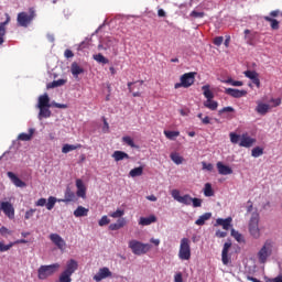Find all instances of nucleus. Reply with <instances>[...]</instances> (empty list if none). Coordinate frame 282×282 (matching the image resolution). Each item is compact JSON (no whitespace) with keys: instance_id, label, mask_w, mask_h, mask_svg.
Listing matches in <instances>:
<instances>
[{"instance_id":"1","label":"nucleus","mask_w":282,"mask_h":282,"mask_svg":"<svg viewBox=\"0 0 282 282\" xmlns=\"http://www.w3.org/2000/svg\"><path fill=\"white\" fill-rule=\"evenodd\" d=\"M229 139L231 144H239V147H242L245 149H250L257 143V139L248 135V132H245L241 135L237 134V132H230Z\"/></svg>"},{"instance_id":"2","label":"nucleus","mask_w":282,"mask_h":282,"mask_svg":"<svg viewBox=\"0 0 282 282\" xmlns=\"http://www.w3.org/2000/svg\"><path fill=\"white\" fill-rule=\"evenodd\" d=\"M259 221H261V217L258 212H253L248 223L249 234L253 239L261 238V228H259Z\"/></svg>"},{"instance_id":"3","label":"nucleus","mask_w":282,"mask_h":282,"mask_svg":"<svg viewBox=\"0 0 282 282\" xmlns=\"http://www.w3.org/2000/svg\"><path fill=\"white\" fill-rule=\"evenodd\" d=\"M128 248H130L132 254H135L137 257H142V254H147V252H150L153 246L132 239L128 242Z\"/></svg>"},{"instance_id":"4","label":"nucleus","mask_w":282,"mask_h":282,"mask_svg":"<svg viewBox=\"0 0 282 282\" xmlns=\"http://www.w3.org/2000/svg\"><path fill=\"white\" fill-rule=\"evenodd\" d=\"M35 18H36V11L34 10V8H30L29 13L28 12L18 13L17 22H18V25H20V28H28V25H30V23H32V21H34Z\"/></svg>"},{"instance_id":"5","label":"nucleus","mask_w":282,"mask_h":282,"mask_svg":"<svg viewBox=\"0 0 282 282\" xmlns=\"http://www.w3.org/2000/svg\"><path fill=\"white\" fill-rule=\"evenodd\" d=\"M61 268V264L53 263L48 265H41L37 270V279L40 281H45L48 276H52L55 272H58V269Z\"/></svg>"},{"instance_id":"6","label":"nucleus","mask_w":282,"mask_h":282,"mask_svg":"<svg viewBox=\"0 0 282 282\" xmlns=\"http://www.w3.org/2000/svg\"><path fill=\"white\" fill-rule=\"evenodd\" d=\"M195 76H197V73L195 72L183 74L180 78L181 82L174 85V89H180L182 87L188 89V87H193V85H195Z\"/></svg>"},{"instance_id":"7","label":"nucleus","mask_w":282,"mask_h":282,"mask_svg":"<svg viewBox=\"0 0 282 282\" xmlns=\"http://www.w3.org/2000/svg\"><path fill=\"white\" fill-rule=\"evenodd\" d=\"M178 259H181V261H191V239H181Z\"/></svg>"},{"instance_id":"8","label":"nucleus","mask_w":282,"mask_h":282,"mask_svg":"<svg viewBox=\"0 0 282 282\" xmlns=\"http://www.w3.org/2000/svg\"><path fill=\"white\" fill-rule=\"evenodd\" d=\"M272 256V241L267 240L262 248L258 251L259 263H265L268 258Z\"/></svg>"},{"instance_id":"9","label":"nucleus","mask_w":282,"mask_h":282,"mask_svg":"<svg viewBox=\"0 0 282 282\" xmlns=\"http://www.w3.org/2000/svg\"><path fill=\"white\" fill-rule=\"evenodd\" d=\"M178 204H184L185 206H191L193 204L194 208H200L202 206V198H193L191 195L185 194L181 197Z\"/></svg>"},{"instance_id":"10","label":"nucleus","mask_w":282,"mask_h":282,"mask_svg":"<svg viewBox=\"0 0 282 282\" xmlns=\"http://www.w3.org/2000/svg\"><path fill=\"white\" fill-rule=\"evenodd\" d=\"M1 210L7 217H9V219H14V206H12L10 202H1L0 213Z\"/></svg>"},{"instance_id":"11","label":"nucleus","mask_w":282,"mask_h":282,"mask_svg":"<svg viewBox=\"0 0 282 282\" xmlns=\"http://www.w3.org/2000/svg\"><path fill=\"white\" fill-rule=\"evenodd\" d=\"M50 239H51L52 243H54V246H56L58 248V250H65V246H67V243L65 242L63 237H61V235L51 234Z\"/></svg>"},{"instance_id":"12","label":"nucleus","mask_w":282,"mask_h":282,"mask_svg":"<svg viewBox=\"0 0 282 282\" xmlns=\"http://www.w3.org/2000/svg\"><path fill=\"white\" fill-rule=\"evenodd\" d=\"M111 271L109 270V268L104 267L101 269H99L98 273L94 275V281L96 282H100L102 281V279H109V276H111Z\"/></svg>"},{"instance_id":"13","label":"nucleus","mask_w":282,"mask_h":282,"mask_svg":"<svg viewBox=\"0 0 282 282\" xmlns=\"http://www.w3.org/2000/svg\"><path fill=\"white\" fill-rule=\"evenodd\" d=\"M76 188H77V197H82V199H86L87 197V187H85V183H83V180L77 178L76 180Z\"/></svg>"},{"instance_id":"14","label":"nucleus","mask_w":282,"mask_h":282,"mask_svg":"<svg viewBox=\"0 0 282 282\" xmlns=\"http://www.w3.org/2000/svg\"><path fill=\"white\" fill-rule=\"evenodd\" d=\"M7 175L9 180H11L12 184H14V186H17L18 188H25L26 186L25 182L19 178V176H17L14 172H8Z\"/></svg>"},{"instance_id":"15","label":"nucleus","mask_w":282,"mask_h":282,"mask_svg":"<svg viewBox=\"0 0 282 282\" xmlns=\"http://www.w3.org/2000/svg\"><path fill=\"white\" fill-rule=\"evenodd\" d=\"M225 94H227V96H231V98H243L248 91L239 90L237 88H226Z\"/></svg>"},{"instance_id":"16","label":"nucleus","mask_w":282,"mask_h":282,"mask_svg":"<svg viewBox=\"0 0 282 282\" xmlns=\"http://www.w3.org/2000/svg\"><path fill=\"white\" fill-rule=\"evenodd\" d=\"M76 270H78V261L70 259L66 262V268L64 270V272H66V274H74V272H76Z\"/></svg>"},{"instance_id":"17","label":"nucleus","mask_w":282,"mask_h":282,"mask_svg":"<svg viewBox=\"0 0 282 282\" xmlns=\"http://www.w3.org/2000/svg\"><path fill=\"white\" fill-rule=\"evenodd\" d=\"M76 194L72 191V188L67 187L64 194V198L58 202H63L64 204H68V202H75Z\"/></svg>"},{"instance_id":"18","label":"nucleus","mask_w":282,"mask_h":282,"mask_svg":"<svg viewBox=\"0 0 282 282\" xmlns=\"http://www.w3.org/2000/svg\"><path fill=\"white\" fill-rule=\"evenodd\" d=\"M70 72H72V75L74 76V78H78V76H80V74H85V68L80 67V65H78V63L74 62L70 65Z\"/></svg>"},{"instance_id":"19","label":"nucleus","mask_w":282,"mask_h":282,"mask_svg":"<svg viewBox=\"0 0 282 282\" xmlns=\"http://www.w3.org/2000/svg\"><path fill=\"white\" fill-rule=\"evenodd\" d=\"M230 224H232V218L228 217L226 219L224 218H217L216 219V226H221L224 230H230Z\"/></svg>"},{"instance_id":"20","label":"nucleus","mask_w":282,"mask_h":282,"mask_svg":"<svg viewBox=\"0 0 282 282\" xmlns=\"http://www.w3.org/2000/svg\"><path fill=\"white\" fill-rule=\"evenodd\" d=\"M216 166L218 169L219 175H232V169L230 166L224 165L221 162H218Z\"/></svg>"},{"instance_id":"21","label":"nucleus","mask_w":282,"mask_h":282,"mask_svg":"<svg viewBox=\"0 0 282 282\" xmlns=\"http://www.w3.org/2000/svg\"><path fill=\"white\" fill-rule=\"evenodd\" d=\"M138 83H139V85H140V87H142V85H144V80H138V82H129L128 83V89H129V91H130V94H132V96H133V98H140V96H142V94L140 93V91H134L133 93V85H138Z\"/></svg>"},{"instance_id":"22","label":"nucleus","mask_w":282,"mask_h":282,"mask_svg":"<svg viewBox=\"0 0 282 282\" xmlns=\"http://www.w3.org/2000/svg\"><path fill=\"white\" fill-rule=\"evenodd\" d=\"M40 107H52V104H50V95H47V93L39 97L37 108Z\"/></svg>"},{"instance_id":"23","label":"nucleus","mask_w":282,"mask_h":282,"mask_svg":"<svg viewBox=\"0 0 282 282\" xmlns=\"http://www.w3.org/2000/svg\"><path fill=\"white\" fill-rule=\"evenodd\" d=\"M112 158L115 162H122V160H129L130 156L127 154V152L117 150L112 153Z\"/></svg>"},{"instance_id":"24","label":"nucleus","mask_w":282,"mask_h":282,"mask_svg":"<svg viewBox=\"0 0 282 282\" xmlns=\"http://www.w3.org/2000/svg\"><path fill=\"white\" fill-rule=\"evenodd\" d=\"M158 221V218L153 215L149 217H141L139 220L140 226H151V224H155Z\"/></svg>"},{"instance_id":"25","label":"nucleus","mask_w":282,"mask_h":282,"mask_svg":"<svg viewBox=\"0 0 282 282\" xmlns=\"http://www.w3.org/2000/svg\"><path fill=\"white\" fill-rule=\"evenodd\" d=\"M34 129L31 128L29 129V133L22 132L18 135V140H20L21 142H30V140H32V137L34 135Z\"/></svg>"},{"instance_id":"26","label":"nucleus","mask_w":282,"mask_h":282,"mask_svg":"<svg viewBox=\"0 0 282 282\" xmlns=\"http://www.w3.org/2000/svg\"><path fill=\"white\" fill-rule=\"evenodd\" d=\"M127 226V220L124 218H119L117 223L109 225V230H120Z\"/></svg>"},{"instance_id":"27","label":"nucleus","mask_w":282,"mask_h":282,"mask_svg":"<svg viewBox=\"0 0 282 282\" xmlns=\"http://www.w3.org/2000/svg\"><path fill=\"white\" fill-rule=\"evenodd\" d=\"M257 113H260V116H265L270 111V105L259 102L258 106L256 107Z\"/></svg>"},{"instance_id":"28","label":"nucleus","mask_w":282,"mask_h":282,"mask_svg":"<svg viewBox=\"0 0 282 282\" xmlns=\"http://www.w3.org/2000/svg\"><path fill=\"white\" fill-rule=\"evenodd\" d=\"M39 112V120H43V118H51L52 117V110H50V107H40Z\"/></svg>"},{"instance_id":"29","label":"nucleus","mask_w":282,"mask_h":282,"mask_svg":"<svg viewBox=\"0 0 282 282\" xmlns=\"http://www.w3.org/2000/svg\"><path fill=\"white\" fill-rule=\"evenodd\" d=\"M213 217V213H205L195 221L196 226H204Z\"/></svg>"},{"instance_id":"30","label":"nucleus","mask_w":282,"mask_h":282,"mask_svg":"<svg viewBox=\"0 0 282 282\" xmlns=\"http://www.w3.org/2000/svg\"><path fill=\"white\" fill-rule=\"evenodd\" d=\"M202 91L206 100H213V98H215V94L210 90V85H204Z\"/></svg>"},{"instance_id":"31","label":"nucleus","mask_w":282,"mask_h":282,"mask_svg":"<svg viewBox=\"0 0 282 282\" xmlns=\"http://www.w3.org/2000/svg\"><path fill=\"white\" fill-rule=\"evenodd\" d=\"M87 215H89V208H85L83 206H78L74 210V216L75 217H87Z\"/></svg>"},{"instance_id":"32","label":"nucleus","mask_w":282,"mask_h":282,"mask_svg":"<svg viewBox=\"0 0 282 282\" xmlns=\"http://www.w3.org/2000/svg\"><path fill=\"white\" fill-rule=\"evenodd\" d=\"M204 107H206V109H210V111H217V108L219 107V102L209 99L204 101Z\"/></svg>"},{"instance_id":"33","label":"nucleus","mask_w":282,"mask_h":282,"mask_svg":"<svg viewBox=\"0 0 282 282\" xmlns=\"http://www.w3.org/2000/svg\"><path fill=\"white\" fill-rule=\"evenodd\" d=\"M94 61H96V63H100L101 65H109V59L107 57H105V55H102V53H98L93 55Z\"/></svg>"},{"instance_id":"34","label":"nucleus","mask_w":282,"mask_h":282,"mask_svg":"<svg viewBox=\"0 0 282 282\" xmlns=\"http://www.w3.org/2000/svg\"><path fill=\"white\" fill-rule=\"evenodd\" d=\"M67 83V79H57L46 85L47 89H54L55 87H63Z\"/></svg>"},{"instance_id":"35","label":"nucleus","mask_w":282,"mask_h":282,"mask_svg":"<svg viewBox=\"0 0 282 282\" xmlns=\"http://www.w3.org/2000/svg\"><path fill=\"white\" fill-rule=\"evenodd\" d=\"M264 21L271 24V30H279V28H281L280 22L276 19L265 15Z\"/></svg>"},{"instance_id":"36","label":"nucleus","mask_w":282,"mask_h":282,"mask_svg":"<svg viewBox=\"0 0 282 282\" xmlns=\"http://www.w3.org/2000/svg\"><path fill=\"white\" fill-rule=\"evenodd\" d=\"M83 145L80 144H64L62 148V153H70V151H76V149H82Z\"/></svg>"},{"instance_id":"37","label":"nucleus","mask_w":282,"mask_h":282,"mask_svg":"<svg viewBox=\"0 0 282 282\" xmlns=\"http://www.w3.org/2000/svg\"><path fill=\"white\" fill-rule=\"evenodd\" d=\"M170 158H171L172 162H174V164H177V165H180L184 162V158L182 155H180V153H177V152H172L170 154Z\"/></svg>"},{"instance_id":"38","label":"nucleus","mask_w":282,"mask_h":282,"mask_svg":"<svg viewBox=\"0 0 282 282\" xmlns=\"http://www.w3.org/2000/svg\"><path fill=\"white\" fill-rule=\"evenodd\" d=\"M142 173H144V167L143 166H139V167H134L129 172L130 177H140L142 175Z\"/></svg>"},{"instance_id":"39","label":"nucleus","mask_w":282,"mask_h":282,"mask_svg":"<svg viewBox=\"0 0 282 282\" xmlns=\"http://www.w3.org/2000/svg\"><path fill=\"white\" fill-rule=\"evenodd\" d=\"M164 135L167 140H175L180 138V131L164 130Z\"/></svg>"},{"instance_id":"40","label":"nucleus","mask_w":282,"mask_h":282,"mask_svg":"<svg viewBox=\"0 0 282 282\" xmlns=\"http://www.w3.org/2000/svg\"><path fill=\"white\" fill-rule=\"evenodd\" d=\"M122 142H124V144L128 147H131V149H140V145H135V142L131 137H123Z\"/></svg>"},{"instance_id":"41","label":"nucleus","mask_w":282,"mask_h":282,"mask_svg":"<svg viewBox=\"0 0 282 282\" xmlns=\"http://www.w3.org/2000/svg\"><path fill=\"white\" fill-rule=\"evenodd\" d=\"M7 20L2 23H0V36H6V26L8 25V23H10V14H6Z\"/></svg>"},{"instance_id":"42","label":"nucleus","mask_w":282,"mask_h":282,"mask_svg":"<svg viewBox=\"0 0 282 282\" xmlns=\"http://www.w3.org/2000/svg\"><path fill=\"white\" fill-rule=\"evenodd\" d=\"M204 195L205 197H213V195H215V192L213 191V185L210 183L205 184Z\"/></svg>"},{"instance_id":"43","label":"nucleus","mask_w":282,"mask_h":282,"mask_svg":"<svg viewBox=\"0 0 282 282\" xmlns=\"http://www.w3.org/2000/svg\"><path fill=\"white\" fill-rule=\"evenodd\" d=\"M123 216L124 210L122 209H117L116 212L109 214V217H112L113 219H122Z\"/></svg>"},{"instance_id":"44","label":"nucleus","mask_w":282,"mask_h":282,"mask_svg":"<svg viewBox=\"0 0 282 282\" xmlns=\"http://www.w3.org/2000/svg\"><path fill=\"white\" fill-rule=\"evenodd\" d=\"M58 282H72V274L63 271L59 275Z\"/></svg>"},{"instance_id":"45","label":"nucleus","mask_w":282,"mask_h":282,"mask_svg":"<svg viewBox=\"0 0 282 282\" xmlns=\"http://www.w3.org/2000/svg\"><path fill=\"white\" fill-rule=\"evenodd\" d=\"M56 206V197L50 196L46 203V209L52 210Z\"/></svg>"},{"instance_id":"46","label":"nucleus","mask_w":282,"mask_h":282,"mask_svg":"<svg viewBox=\"0 0 282 282\" xmlns=\"http://www.w3.org/2000/svg\"><path fill=\"white\" fill-rule=\"evenodd\" d=\"M231 237H234V239H236V241H238V243L243 242V236L235 229H231Z\"/></svg>"},{"instance_id":"47","label":"nucleus","mask_w":282,"mask_h":282,"mask_svg":"<svg viewBox=\"0 0 282 282\" xmlns=\"http://www.w3.org/2000/svg\"><path fill=\"white\" fill-rule=\"evenodd\" d=\"M251 155L252 158H261V155H263V149L259 147L253 148L251 151Z\"/></svg>"},{"instance_id":"48","label":"nucleus","mask_w":282,"mask_h":282,"mask_svg":"<svg viewBox=\"0 0 282 282\" xmlns=\"http://www.w3.org/2000/svg\"><path fill=\"white\" fill-rule=\"evenodd\" d=\"M227 85H232V87H243V82L234 80L232 78L226 79Z\"/></svg>"},{"instance_id":"49","label":"nucleus","mask_w":282,"mask_h":282,"mask_svg":"<svg viewBox=\"0 0 282 282\" xmlns=\"http://www.w3.org/2000/svg\"><path fill=\"white\" fill-rule=\"evenodd\" d=\"M245 76H246V78H249L250 80H252L257 76H259V73H257L256 70H246Z\"/></svg>"},{"instance_id":"50","label":"nucleus","mask_w":282,"mask_h":282,"mask_svg":"<svg viewBox=\"0 0 282 282\" xmlns=\"http://www.w3.org/2000/svg\"><path fill=\"white\" fill-rule=\"evenodd\" d=\"M0 235L2 237H6V239H8V236L12 235V230L8 229L6 226H2L0 228Z\"/></svg>"},{"instance_id":"51","label":"nucleus","mask_w":282,"mask_h":282,"mask_svg":"<svg viewBox=\"0 0 282 282\" xmlns=\"http://www.w3.org/2000/svg\"><path fill=\"white\" fill-rule=\"evenodd\" d=\"M14 246V242H10L9 245H4L3 242L0 241V252H8L10 248Z\"/></svg>"},{"instance_id":"52","label":"nucleus","mask_w":282,"mask_h":282,"mask_svg":"<svg viewBox=\"0 0 282 282\" xmlns=\"http://www.w3.org/2000/svg\"><path fill=\"white\" fill-rule=\"evenodd\" d=\"M173 199H175L176 202H181L182 199V195H180V191L178 189H173L171 193Z\"/></svg>"},{"instance_id":"53","label":"nucleus","mask_w":282,"mask_h":282,"mask_svg":"<svg viewBox=\"0 0 282 282\" xmlns=\"http://www.w3.org/2000/svg\"><path fill=\"white\" fill-rule=\"evenodd\" d=\"M99 226H107L111 224V220L107 216H102L101 219L98 221Z\"/></svg>"},{"instance_id":"54","label":"nucleus","mask_w":282,"mask_h":282,"mask_svg":"<svg viewBox=\"0 0 282 282\" xmlns=\"http://www.w3.org/2000/svg\"><path fill=\"white\" fill-rule=\"evenodd\" d=\"M191 17H193L194 19H204L205 13L199 11H192Z\"/></svg>"},{"instance_id":"55","label":"nucleus","mask_w":282,"mask_h":282,"mask_svg":"<svg viewBox=\"0 0 282 282\" xmlns=\"http://www.w3.org/2000/svg\"><path fill=\"white\" fill-rule=\"evenodd\" d=\"M36 213V209H29L25 212L24 219H32L34 217V214Z\"/></svg>"},{"instance_id":"56","label":"nucleus","mask_w":282,"mask_h":282,"mask_svg":"<svg viewBox=\"0 0 282 282\" xmlns=\"http://www.w3.org/2000/svg\"><path fill=\"white\" fill-rule=\"evenodd\" d=\"M235 112V108L228 106V107H224L223 109L219 110V113H232Z\"/></svg>"},{"instance_id":"57","label":"nucleus","mask_w":282,"mask_h":282,"mask_svg":"<svg viewBox=\"0 0 282 282\" xmlns=\"http://www.w3.org/2000/svg\"><path fill=\"white\" fill-rule=\"evenodd\" d=\"M221 43H224V36H216L214 39V45H217V47H219V45H221Z\"/></svg>"},{"instance_id":"58","label":"nucleus","mask_w":282,"mask_h":282,"mask_svg":"<svg viewBox=\"0 0 282 282\" xmlns=\"http://www.w3.org/2000/svg\"><path fill=\"white\" fill-rule=\"evenodd\" d=\"M52 107H55L56 109H67V105L58 104V102H55V101L52 102Z\"/></svg>"},{"instance_id":"59","label":"nucleus","mask_w":282,"mask_h":282,"mask_svg":"<svg viewBox=\"0 0 282 282\" xmlns=\"http://www.w3.org/2000/svg\"><path fill=\"white\" fill-rule=\"evenodd\" d=\"M204 171H213V163L202 162Z\"/></svg>"},{"instance_id":"60","label":"nucleus","mask_w":282,"mask_h":282,"mask_svg":"<svg viewBox=\"0 0 282 282\" xmlns=\"http://www.w3.org/2000/svg\"><path fill=\"white\" fill-rule=\"evenodd\" d=\"M47 199L45 198H40L35 202V206H46Z\"/></svg>"},{"instance_id":"61","label":"nucleus","mask_w":282,"mask_h":282,"mask_svg":"<svg viewBox=\"0 0 282 282\" xmlns=\"http://www.w3.org/2000/svg\"><path fill=\"white\" fill-rule=\"evenodd\" d=\"M228 232L226 231H221V230H217L216 231V237H218L219 239H224V237H227Z\"/></svg>"},{"instance_id":"62","label":"nucleus","mask_w":282,"mask_h":282,"mask_svg":"<svg viewBox=\"0 0 282 282\" xmlns=\"http://www.w3.org/2000/svg\"><path fill=\"white\" fill-rule=\"evenodd\" d=\"M221 261L224 265H228V253L221 252Z\"/></svg>"},{"instance_id":"63","label":"nucleus","mask_w":282,"mask_h":282,"mask_svg":"<svg viewBox=\"0 0 282 282\" xmlns=\"http://www.w3.org/2000/svg\"><path fill=\"white\" fill-rule=\"evenodd\" d=\"M174 281L175 282H184L183 278H182V272H178L174 275Z\"/></svg>"},{"instance_id":"64","label":"nucleus","mask_w":282,"mask_h":282,"mask_svg":"<svg viewBox=\"0 0 282 282\" xmlns=\"http://www.w3.org/2000/svg\"><path fill=\"white\" fill-rule=\"evenodd\" d=\"M232 243L231 242H225L224 248H223V252L228 253V250H230Z\"/></svg>"}]
</instances>
